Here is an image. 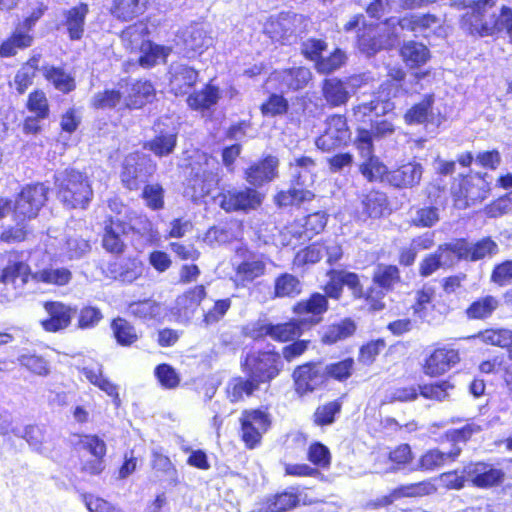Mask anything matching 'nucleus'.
I'll return each instance as SVG.
<instances>
[{
  "label": "nucleus",
  "instance_id": "680f3d73",
  "mask_svg": "<svg viewBox=\"0 0 512 512\" xmlns=\"http://www.w3.org/2000/svg\"><path fill=\"white\" fill-rule=\"evenodd\" d=\"M44 76L55 86L56 89L62 92H70L75 88L74 78L61 68L53 66L45 67Z\"/></svg>",
  "mask_w": 512,
  "mask_h": 512
},
{
  "label": "nucleus",
  "instance_id": "2eb2a0df",
  "mask_svg": "<svg viewBox=\"0 0 512 512\" xmlns=\"http://www.w3.org/2000/svg\"><path fill=\"white\" fill-rule=\"evenodd\" d=\"M301 324L302 321L297 320L275 325L258 322L251 336L254 338L269 336L275 341L288 342L301 335Z\"/></svg>",
  "mask_w": 512,
  "mask_h": 512
},
{
  "label": "nucleus",
  "instance_id": "052dcab7",
  "mask_svg": "<svg viewBox=\"0 0 512 512\" xmlns=\"http://www.w3.org/2000/svg\"><path fill=\"white\" fill-rule=\"evenodd\" d=\"M355 331V324L350 319H345L339 324L330 325L323 333L322 340L326 344H333L339 340L351 336Z\"/></svg>",
  "mask_w": 512,
  "mask_h": 512
},
{
  "label": "nucleus",
  "instance_id": "a18cd8bd",
  "mask_svg": "<svg viewBox=\"0 0 512 512\" xmlns=\"http://www.w3.org/2000/svg\"><path fill=\"white\" fill-rule=\"evenodd\" d=\"M260 383L248 376L247 379L236 377L231 379L227 386V394L231 402H238L245 396H251L259 389Z\"/></svg>",
  "mask_w": 512,
  "mask_h": 512
},
{
  "label": "nucleus",
  "instance_id": "4be33fe9",
  "mask_svg": "<svg viewBox=\"0 0 512 512\" xmlns=\"http://www.w3.org/2000/svg\"><path fill=\"white\" fill-rule=\"evenodd\" d=\"M169 87L175 95L187 94L198 79V72L185 64H172L169 70Z\"/></svg>",
  "mask_w": 512,
  "mask_h": 512
},
{
  "label": "nucleus",
  "instance_id": "49530a36",
  "mask_svg": "<svg viewBox=\"0 0 512 512\" xmlns=\"http://www.w3.org/2000/svg\"><path fill=\"white\" fill-rule=\"evenodd\" d=\"M139 52V64L144 68H150L161 62H165L166 58L171 53V48L149 42L144 43V46H141Z\"/></svg>",
  "mask_w": 512,
  "mask_h": 512
},
{
  "label": "nucleus",
  "instance_id": "473e14b6",
  "mask_svg": "<svg viewBox=\"0 0 512 512\" xmlns=\"http://www.w3.org/2000/svg\"><path fill=\"white\" fill-rule=\"evenodd\" d=\"M461 449L454 447L448 452L437 448L427 450L419 459L417 469L422 471H435L446 463L453 462L460 455Z\"/></svg>",
  "mask_w": 512,
  "mask_h": 512
},
{
  "label": "nucleus",
  "instance_id": "c756f323",
  "mask_svg": "<svg viewBox=\"0 0 512 512\" xmlns=\"http://www.w3.org/2000/svg\"><path fill=\"white\" fill-rule=\"evenodd\" d=\"M82 374L92 385L98 387L111 397L115 406L118 407L120 405L118 386L103 375L102 366L100 364L93 363L83 367Z\"/></svg>",
  "mask_w": 512,
  "mask_h": 512
},
{
  "label": "nucleus",
  "instance_id": "37998d69",
  "mask_svg": "<svg viewBox=\"0 0 512 512\" xmlns=\"http://www.w3.org/2000/svg\"><path fill=\"white\" fill-rule=\"evenodd\" d=\"M35 282H41L48 285L64 286L68 284L72 278V273L64 267H48L31 273L29 278Z\"/></svg>",
  "mask_w": 512,
  "mask_h": 512
},
{
  "label": "nucleus",
  "instance_id": "f3484780",
  "mask_svg": "<svg viewBox=\"0 0 512 512\" xmlns=\"http://www.w3.org/2000/svg\"><path fill=\"white\" fill-rule=\"evenodd\" d=\"M45 311L49 317L41 321L43 329L47 332H58L66 329L75 314V309L62 302H46Z\"/></svg>",
  "mask_w": 512,
  "mask_h": 512
},
{
  "label": "nucleus",
  "instance_id": "b1692460",
  "mask_svg": "<svg viewBox=\"0 0 512 512\" xmlns=\"http://www.w3.org/2000/svg\"><path fill=\"white\" fill-rule=\"evenodd\" d=\"M436 491V487L430 481H421L418 483L401 485L391 491L390 494L377 500L378 506H388L394 501L405 497H422L430 495Z\"/></svg>",
  "mask_w": 512,
  "mask_h": 512
},
{
  "label": "nucleus",
  "instance_id": "603ef678",
  "mask_svg": "<svg viewBox=\"0 0 512 512\" xmlns=\"http://www.w3.org/2000/svg\"><path fill=\"white\" fill-rule=\"evenodd\" d=\"M363 212L370 218H380L388 210V201L384 193L370 191L362 201Z\"/></svg>",
  "mask_w": 512,
  "mask_h": 512
},
{
  "label": "nucleus",
  "instance_id": "774afa93",
  "mask_svg": "<svg viewBox=\"0 0 512 512\" xmlns=\"http://www.w3.org/2000/svg\"><path fill=\"white\" fill-rule=\"evenodd\" d=\"M399 279V271L396 266H379L373 276L374 284L384 290L391 289Z\"/></svg>",
  "mask_w": 512,
  "mask_h": 512
},
{
  "label": "nucleus",
  "instance_id": "a878e982",
  "mask_svg": "<svg viewBox=\"0 0 512 512\" xmlns=\"http://www.w3.org/2000/svg\"><path fill=\"white\" fill-rule=\"evenodd\" d=\"M205 297L206 289L203 285L189 289L177 297L174 307L176 314L183 321H189Z\"/></svg>",
  "mask_w": 512,
  "mask_h": 512
},
{
  "label": "nucleus",
  "instance_id": "72a5a7b5",
  "mask_svg": "<svg viewBox=\"0 0 512 512\" xmlns=\"http://www.w3.org/2000/svg\"><path fill=\"white\" fill-rule=\"evenodd\" d=\"M423 173L421 164L410 162L388 174L389 182L396 187H413L419 184Z\"/></svg>",
  "mask_w": 512,
  "mask_h": 512
},
{
  "label": "nucleus",
  "instance_id": "13d9d810",
  "mask_svg": "<svg viewBox=\"0 0 512 512\" xmlns=\"http://www.w3.org/2000/svg\"><path fill=\"white\" fill-rule=\"evenodd\" d=\"M483 343L507 348L512 346V331L509 329H487L475 336Z\"/></svg>",
  "mask_w": 512,
  "mask_h": 512
},
{
  "label": "nucleus",
  "instance_id": "1a4fd4ad",
  "mask_svg": "<svg viewBox=\"0 0 512 512\" xmlns=\"http://www.w3.org/2000/svg\"><path fill=\"white\" fill-rule=\"evenodd\" d=\"M47 199V188L43 184L27 185L19 193L15 205L16 220L24 221L37 216Z\"/></svg>",
  "mask_w": 512,
  "mask_h": 512
},
{
  "label": "nucleus",
  "instance_id": "f03ea898",
  "mask_svg": "<svg viewBox=\"0 0 512 512\" xmlns=\"http://www.w3.org/2000/svg\"><path fill=\"white\" fill-rule=\"evenodd\" d=\"M498 0H469L462 15V28L471 35L481 37L494 35L499 30L502 18V6Z\"/></svg>",
  "mask_w": 512,
  "mask_h": 512
},
{
  "label": "nucleus",
  "instance_id": "8fccbe9b",
  "mask_svg": "<svg viewBox=\"0 0 512 512\" xmlns=\"http://www.w3.org/2000/svg\"><path fill=\"white\" fill-rule=\"evenodd\" d=\"M323 95L326 101L332 106L343 105L349 99V92L344 83L337 78L325 80L323 84Z\"/></svg>",
  "mask_w": 512,
  "mask_h": 512
},
{
  "label": "nucleus",
  "instance_id": "c85d7f7f",
  "mask_svg": "<svg viewBox=\"0 0 512 512\" xmlns=\"http://www.w3.org/2000/svg\"><path fill=\"white\" fill-rule=\"evenodd\" d=\"M187 53L202 54L213 44V38L199 25L187 27L181 35Z\"/></svg>",
  "mask_w": 512,
  "mask_h": 512
},
{
  "label": "nucleus",
  "instance_id": "a19ab883",
  "mask_svg": "<svg viewBox=\"0 0 512 512\" xmlns=\"http://www.w3.org/2000/svg\"><path fill=\"white\" fill-rule=\"evenodd\" d=\"M327 308L328 301L326 297L320 293H315L312 294L309 299L298 302L294 306L293 311L297 315H312L309 322L311 324H316L319 319H315L314 317L326 312Z\"/></svg>",
  "mask_w": 512,
  "mask_h": 512
},
{
  "label": "nucleus",
  "instance_id": "f8f14e48",
  "mask_svg": "<svg viewBox=\"0 0 512 512\" xmlns=\"http://www.w3.org/2000/svg\"><path fill=\"white\" fill-rule=\"evenodd\" d=\"M312 74L308 68L297 67L274 71L268 78V84L282 92L304 88L311 80Z\"/></svg>",
  "mask_w": 512,
  "mask_h": 512
},
{
  "label": "nucleus",
  "instance_id": "864d4df0",
  "mask_svg": "<svg viewBox=\"0 0 512 512\" xmlns=\"http://www.w3.org/2000/svg\"><path fill=\"white\" fill-rule=\"evenodd\" d=\"M435 296V289L430 285H424L422 289L417 291L415 297V304L413 305L414 314L420 319L427 322L431 321L429 317L432 311L433 305L432 300Z\"/></svg>",
  "mask_w": 512,
  "mask_h": 512
},
{
  "label": "nucleus",
  "instance_id": "f257e3e1",
  "mask_svg": "<svg viewBox=\"0 0 512 512\" xmlns=\"http://www.w3.org/2000/svg\"><path fill=\"white\" fill-rule=\"evenodd\" d=\"M404 30L413 32L415 36H440L443 34V20L432 14H411L401 19L390 18L376 27L364 24L358 31L359 49L372 55L380 49L392 47Z\"/></svg>",
  "mask_w": 512,
  "mask_h": 512
},
{
  "label": "nucleus",
  "instance_id": "5701e85b",
  "mask_svg": "<svg viewBox=\"0 0 512 512\" xmlns=\"http://www.w3.org/2000/svg\"><path fill=\"white\" fill-rule=\"evenodd\" d=\"M279 161L274 156H267L263 160L251 165L245 172L248 183L260 187L273 181L278 176Z\"/></svg>",
  "mask_w": 512,
  "mask_h": 512
},
{
  "label": "nucleus",
  "instance_id": "0eeeda50",
  "mask_svg": "<svg viewBox=\"0 0 512 512\" xmlns=\"http://www.w3.org/2000/svg\"><path fill=\"white\" fill-rule=\"evenodd\" d=\"M241 435L246 447H256L271 425L270 415L261 409L244 410L240 417Z\"/></svg>",
  "mask_w": 512,
  "mask_h": 512
},
{
  "label": "nucleus",
  "instance_id": "9b49d317",
  "mask_svg": "<svg viewBox=\"0 0 512 512\" xmlns=\"http://www.w3.org/2000/svg\"><path fill=\"white\" fill-rule=\"evenodd\" d=\"M350 135L346 118L342 115H332L326 120L325 131L316 139L315 144L323 151H330L345 145Z\"/></svg>",
  "mask_w": 512,
  "mask_h": 512
},
{
  "label": "nucleus",
  "instance_id": "9d476101",
  "mask_svg": "<svg viewBox=\"0 0 512 512\" xmlns=\"http://www.w3.org/2000/svg\"><path fill=\"white\" fill-rule=\"evenodd\" d=\"M442 249H450L457 260L478 261L485 257H492L498 253V245L491 238H483L476 243H469L465 239H457L446 243Z\"/></svg>",
  "mask_w": 512,
  "mask_h": 512
},
{
  "label": "nucleus",
  "instance_id": "0e129e2a",
  "mask_svg": "<svg viewBox=\"0 0 512 512\" xmlns=\"http://www.w3.org/2000/svg\"><path fill=\"white\" fill-rule=\"evenodd\" d=\"M129 312L139 318L153 319L159 317L163 309L159 303L153 300H144L130 304Z\"/></svg>",
  "mask_w": 512,
  "mask_h": 512
},
{
  "label": "nucleus",
  "instance_id": "338daca9",
  "mask_svg": "<svg viewBox=\"0 0 512 512\" xmlns=\"http://www.w3.org/2000/svg\"><path fill=\"white\" fill-rule=\"evenodd\" d=\"M37 65L38 59L32 58L15 75L14 85L20 94L24 93L32 84Z\"/></svg>",
  "mask_w": 512,
  "mask_h": 512
},
{
  "label": "nucleus",
  "instance_id": "423d86ee",
  "mask_svg": "<svg viewBox=\"0 0 512 512\" xmlns=\"http://www.w3.org/2000/svg\"><path fill=\"white\" fill-rule=\"evenodd\" d=\"M242 366L247 375L258 383H269L282 369L281 356L274 351L251 353Z\"/></svg>",
  "mask_w": 512,
  "mask_h": 512
},
{
  "label": "nucleus",
  "instance_id": "e2e57ef3",
  "mask_svg": "<svg viewBox=\"0 0 512 512\" xmlns=\"http://www.w3.org/2000/svg\"><path fill=\"white\" fill-rule=\"evenodd\" d=\"M111 327L120 345L128 346L138 339L135 328L125 319L117 318L113 320Z\"/></svg>",
  "mask_w": 512,
  "mask_h": 512
},
{
  "label": "nucleus",
  "instance_id": "79ce46f5",
  "mask_svg": "<svg viewBox=\"0 0 512 512\" xmlns=\"http://www.w3.org/2000/svg\"><path fill=\"white\" fill-rule=\"evenodd\" d=\"M149 0H113L111 13L118 19L129 21L141 15Z\"/></svg>",
  "mask_w": 512,
  "mask_h": 512
},
{
  "label": "nucleus",
  "instance_id": "f704fd0d",
  "mask_svg": "<svg viewBox=\"0 0 512 512\" xmlns=\"http://www.w3.org/2000/svg\"><path fill=\"white\" fill-rule=\"evenodd\" d=\"M394 104L389 99H382L378 96L369 103H361L353 108V116L359 122H372V116L379 117L392 111Z\"/></svg>",
  "mask_w": 512,
  "mask_h": 512
},
{
  "label": "nucleus",
  "instance_id": "cd10ccee",
  "mask_svg": "<svg viewBox=\"0 0 512 512\" xmlns=\"http://www.w3.org/2000/svg\"><path fill=\"white\" fill-rule=\"evenodd\" d=\"M299 495L293 491H285L268 496L257 503L254 512H286L296 507Z\"/></svg>",
  "mask_w": 512,
  "mask_h": 512
},
{
  "label": "nucleus",
  "instance_id": "4468645a",
  "mask_svg": "<svg viewBox=\"0 0 512 512\" xmlns=\"http://www.w3.org/2000/svg\"><path fill=\"white\" fill-rule=\"evenodd\" d=\"M412 459L411 447L408 444H400L389 452L380 453L373 468L376 473H392L403 469Z\"/></svg>",
  "mask_w": 512,
  "mask_h": 512
},
{
  "label": "nucleus",
  "instance_id": "39448f33",
  "mask_svg": "<svg viewBox=\"0 0 512 512\" xmlns=\"http://www.w3.org/2000/svg\"><path fill=\"white\" fill-rule=\"evenodd\" d=\"M198 159L199 167L192 168V175L184 190V195L192 201H198L207 196L218 182L217 161L204 153L200 154Z\"/></svg>",
  "mask_w": 512,
  "mask_h": 512
},
{
  "label": "nucleus",
  "instance_id": "2f4dec72",
  "mask_svg": "<svg viewBox=\"0 0 512 512\" xmlns=\"http://www.w3.org/2000/svg\"><path fill=\"white\" fill-rule=\"evenodd\" d=\"M127 233V226L118 218H111L109 224L105 225L102 238L104 249L113 254H121L125 249L122 236Z\"/></svg>",
  "mask_w": 512,
  "mask_h": 512
},
{
  "label": "nucleus",
  "instance_id": "20e7f679",
  "mask_svg": "<svg viewBox=\"0 0 512 512\" xmlns=\"http://www.w3.org/2000/svg\"><path fill=\"white\" fill-rule=\"evenodd\" d=\"M293 168L291 188L288 191H280L275 196L279 206L300 205L314 199V193L309 190L316 178V164L310 157H300L291 164Z\"/></svg>",
  "mask_w": 512,
  "mask_h": 512
},
{
  "label": "nucleus",
  "instance_id": "e433bc0d",
  "mask_svg": "<svg viewBox=\"0 0 512 512\" xmlns=\"http://www.w3.org/2000/svg\"><path fill=\"white\" fill-rule=\"evenodd\" d=\"M298 20V15L291 13H281L278 16H272L264 25V31L272 39L280 40L294 31V23Z\"/></svg>",
  "mask_w": 512,
  "mask_h": 512
},
{
  "label": "nucleus",
  "instance_id": "58836bf2",
  "mask_svg": "<svg viewBox=\"0 0 512 512\" xmlns=\"http://www.w3.org/2000/svg\"><path fill=\"white\" fill-rule=\"evenodd\" d=\"M445 244L438 247L437 251L433 254L427 255L419 265V273L423 277H428L436 272L440 267L445 265H452L454 263L455 255L451 256L450 249H442Z\"/></svg>",
  "mask_w": 512,
  "mask_h": 512
},
{
  "label": "nucleus",
  "instance_id": "4c0bfd02",
  "mask_svg": "<svg viewBox=\"0 0 512 512\" xmlns=\"http://www.w3.org/2000/svg\"><path fill=\"white\" fill-rule=\"evenodd\" d=\"M154 92L153 85L148 81H138L132 84L130 88L126 86L125 93H128V95L124 99V106L126 108H140L146 102L151 101Z\"/></svg>",
  "mask_w": 512,
  "mask_h": 512
},
{
  "label": "nucleus",
  "instance_id": "4d7b16f0",
  "mask_svg": "<svg viewBox=\"0 0 512 512\" xmlns=\"http://www.w3.org/2000/svg\"><path fill=\"white\" fill-rule=\"evenodd\" d=\"M176 141L177 132L173 129L170 132L156 136L153 140L146 143L145 147L157 156H166L174 150Z\"/></svg>",
  "mask_w": 512,
  "mask_h": 512
},
{
  "label": "nucleus",
  "instance_id": "09e8293b",
  "mask_svg": "<svg viewBox=\"0 0 512 512\" xmlns=\"http://www.w3.org/2000/svg\"><path fill=\"white\" fill-rule=\"evenodd\" d=\"M121 86L119 89H106L102 92L96 93L92 98V106L97 109H112L124 106V93Z\"/></svg>",
  "mask_w": 512,
  "mask_h": 512
},
{
  "label": "nucleus",
  "instance_id": "6ab92c4d",
  "mask_svg": "<svg viewBox=\"0 0 512 512\" xmlns=\"http://www.w3.org/2000/svg\"><path fill=\"white\" fill-rule=\"evenodd\" d=\"M266 264L262 257L251 254L235 267V274L232 277L237 288L247 287L255 279L264 275Z\"/></svg>",
  "mask_w": 512,
  "mask_h": 512
},
{
  "label": "nucleus",
  "instance_id": "de8ad7c7",
  "mask_svg": "<svg viewBox=\"0 0 512 512\" xmlns=\"http://www.w3.org/2000/svg\"><path fill=\"white\" fill-rule=\"evenodd\" d=\"M454 389V384L448 380H443L419 386V393L426 399L442 402L451 398Z\"/></svg>",
  "mask_w": 512,
  "mask_h": 512
},
{
  "label": "nucleus",
  "instance_id": "bf43d9fd",
  "mask_svg": "<svg viewBox=\"0 0 512 512\" xmlns=\"http://www.w3.org/2000/svg\"><path fill=\"white\" fill-rule=\"evenodd\" d=\"M301 292V283L292 274L284 273L275 280L274 293L276 297H294Z\"/></svg>",
  "mask_w": 512,
  "mask_h": 512
},
{
  "label": "nucleus",
  "instance_id": "69168bd1",
  "mask_svg": "<svg viewBox=\"0 0 512 512\" xmlns=\"http://www.w3.org/2000/svg\"><path fill=\"white\" fill-rule=\"evenodd\" d=\"M433 104L432 95L426 96L420 103L410 108L404 118L408 124H420L427 120Z\"/></svg>",
  "mask_w": 512,
  "mask_h": 512
},
{
  "label": "nucleus",
  "instance_id": "3c124183",
  "mask_svg": "<svg viewBox=\"0 0 512 512\" xmlns=\"http://www.w3.org/2000/svg\"><path fill=\"white\" fill-rule=\"evenodd\" d=\"M148 34V26L144 22H137L127 27L121 35L122 41L125 46L129 49L139 50L144 43H149L145 37Z\"/></svg>",
  "mask_w": 512,
  "mask_h": 512
},
{
  "label": "nucleus",
  "instance_id": "bb28decb",
  "mask_svg": "<svg viewBox=\"0 0 512 512\" xmlns=\"http://www.w3.org/2000/svg\"><path fill=\"white\" fill-rule=\"evenodd\" d=\"M15 434L24 438L34 450L41 454L50 453L54 447L53 439L44 427L29 425L16 430Z\"/></svg>",
  "mask_w": 512,
  "mask_h": 512
},
{
  "label": "nucleus",
  "instance_id": "a211bd4d",
  "mask_svg": "<svg viewBox=\"0 0 512 512\" xmlns=\"http://www.w3.org/2000/svg\"><path fill=\"white\" fill-rule=\"evenodd\" d=\"M30 275L29 266L15 252H9L0 259V281L4 284L15 283L17 279L24 285Z\"/></svg>",
  "mask_w": 512,
  "mask_h": 512
},
{
  "label": "nucleus",
  "instance_id": "6e6552de",
  "mask_svg": "<svg viewBox=\"0 0 512 512\" xmlns=\"http://www.w3.org/2000/svg\"><path fill=\"white\" fill-rule=\"evenodd\" d=\"M355 145L364 159L360 165V171L369 181H376L383 178L387 173V167L373 155L372 134L365 129H358Z\"/></svg>",
  "mask_w": 512,
  "mask_h": 512
},
{
  "label": "nucleus",
  "instance_id": "7c9ffc66",
  "mask_svg": "<svg viewBox=\"0 0 512 512\" xmlns=\"http://www.w3.org/2000/svg\"><path fill=\"white\" fill-rule=\"evenodd\" d=\"M293 378L296 390L300 394L313 391L323 381V374L319 366L315 364H304L294 370Z\"/></svg>",
  "mask_w": 512,
  "mask_h": 512
},
{
  "label": "nucleus",
  "instance_id": "ddd939ff",
  "mask_svg": "<svg viewBox=\"0 0 512 512\" xmlns=\"http://www.w3.org/2000/svg\"><path fill=\"white\" fill-rule=\"evenodd\" d=\"M261 202V194L251 188L229 190L219 196V205L227 212L255 209Z\"/></svg>",
  "mask_w": 512,
  "mask_h": 512
},
{
  "label": "nucleus",
  "instance_id": "ea45409f",
  "mask_svg": "<svg viewBox=\"0 0 512 512\" xmlns=\"http://www.w3.org/2000/svg\"><path fill=\"white\" fill-rule=\"evenodd\" d=\"M33 43V36L20 26H16L12 35L0 46L1 57H12L18 50L28 48Z\"/></svg>",
  "mask_w": 512,
  "mask_h": 512
},
{
  "label": "nucleus",
  "instance_id": "412c9836",
  "mask_svg": "<svg viewBox=\"0 0 512 512\" xmlns=\"http://www.w3.org/2000/svg\"><path fill=\"white\" fill-rule=\"evenodd\" d=\"M327 224L325 213L316 212L307 217L297 220L286 227V232L297 239H311L315 234L321 232Z\"/></svg>",
  "mask_w": 512,
  "mask_h": 512
},
{
  "label": "nucleus",
  "instance_id": "dca6fc26",
  "mask_svg": "<svg viewBox=\"0 0 512 512\" xmlns=\"http://www.w3.org/2000/svg\"><path fill=\"white\" fill-rule=\"evenodd\" d=\"M460 360L457 350L437 348L425 360L423 371L427 376L436 377L449 371Z\"/></svg>",
  "mask_w": 512,
  "mask_h": 512
},
{
  "label": "nucleus",
  "instance_id": "5fc2aeb1",
  "mask_svg": "<svg viewBox=\"0 0 512 512\" xmlns=\"http://www.w3.org/2000/svg\"><path fill=\"white\" fill-rule=\"evenodd\" d=\"M401 56L407 65L414 67L425 64L430 57V53L425 45L410 41L402 47Z\"/></svg>",
  "mask_w": 512,
  "mask_h": 512
},
{
  "label": "nucleus",
  "instance_id": "7ed1b4c3",
  "mask_svg": "<svg viewBox=\"0 0 512 512\" xmlns=\"http://www.w3.org/2000/svg\"><path fill=\"white\" fill-rule=\"evenodd\" d=\"M56 195L67 208L85 209L93 198L88 176L75 169H65L55 177Z\"/></svg>",
  "mask_w": 512,
  "mask_h": 512
},
{
  "label": "nucleus",
  "instance_id": "c9c22d12",
  "mask_svg": "<svg viewBox=\"0 0 512 512\" xmlns=\"http://www.w3.org/2000/svg\"><path fill=\"white\" fill-rule=\"evenodd\" d=\"M489 191V183L479 174L469 176L461 184V192L466 199V205L483 201L487 198Z\"/></svg>",
  "mask_w": 512,
  "mask_h": 512
},
{
  "label": "nucleus",
  "instance_id": "c03bdc74",
  "mask_svg": "<svg viewBox=\"0 0 512 512\" xmlns=\"http://www.w3.org/2000/svg\"><path fill=\"white\" fill-rule=\"evenodd\" d=\"M219 97V89L208 84L202 90L189 95L187 104L193 110H206L214 106L218 102Z\"/></svg>",
  "mask_w": 512,
  "mask_h": 512
},
{
  "label": "nucleus",
  "instance_id": "393cba45",
  "mask_svg": "<svg viewBox=\"0 0 512 512\" xmlns=\"http://www.w3.org/2000/svg\"><path fill=\"white\" fill-rule=\"evenodd\" d=\"M88 12V5L84 3H80L62 12L63 20L61 21V25L66 28L71 40L75 41L82 38Z\"/></svg>",
  "mask_w": 512,
  "mask_h": 512
},
{
  "label": "nucleus",
  "instance_id": "6e6d98bb",
  "mask_svg": "<svg viewBox=\"0 0 512 512\" xmlns=\"http://www.w3.org/2000/svg\"><path fill=\"white\" fill-rule=\"evenodd\" d=\"M498 300L493 296H485L474 301L466 310L469 319H484L489 317L498 307Z\"/></svg>",
  "mask_w": 512,
  "mask_h": 512
},
{
  "label": "nucleus",
  "instance_id": "aec40b11",
  "mask_svg": "<svg viewBox=\"0 0 512 512\" xmlns=\"http://www.w3.org/2000/svg\"><path fill=\"white\" fill-rule=\"evenodd\" d=\"M468 479L477 487L488 488L500 484L504 479V472L487 463H475L465 470Z\"/></svg>",
  "mask_w": 512,
  "mask_h": 512
}]
</instances>
